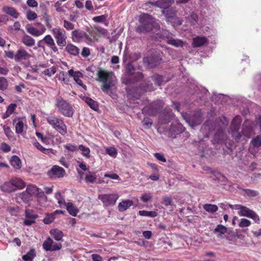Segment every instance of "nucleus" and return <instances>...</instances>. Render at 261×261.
I'll use <instances>...</instances> for the list:
<instances>
[{"mask_svg": "<svg viewBox=\"0 0 261 261\" xmlns=\"http://www.w3.org/2000/svg\"><path fill=\"white\" fill-rule=\"evenodd\" d=\"M139 21L141 23L136 28L135 31L137 33H146L153 32V29L160 30V24L155 22L154 19L148 14L141 15L139 18Z\"/></svg>", "mask_w": 261, "mask_h": 261, "instance_id": "f257e3e1", "label": "nucleus"}, {"mask_svg": "<svg viewBox=\"0 0 261 261\" xmlns=\"http://www.w3.org/2000/svg\"><path fill=\"white\" fill-rule=\"evenodd\" d=\"M97 75L98 80L102 83L101 90L105 93H108V90L114 85V81L116 79L113 72L109 71L98 68Z\"/></svg>", "mask_w": 261, "mask_h": 261, "instance_id": "f03ea898", "label": "nucleus"}, {"mask_svg": "<svg viewBox=\"0 0 261 261\" xmlns=\"http://www.w3.org/2000/svg\"><path fill=\"white\" fill-rule=\"evenodd\" d=\"M47 123L62 136L67 133V127L62 118L54 114L47 115L45 118Z\"/></svg>", "mask_w": 261, "mask_h": 261, "instance_id": "7ed1b4c3", "label": "nucleus"}, {"mask_svg": "<svg viewBox=\"0 0 261 261\" xmlns=\"http://www.w3.org/2000/svg\"><path fill=\"white\" fill-rule=\"evenodd\" d=\"M55 107L58 112L63 116L72 118L74 111L72 105L61 96H58L55 100Z\"/></svg>", "mask_w": 261, "mask_h": 261, "instance_id": "20e7f679", "label": "nucleus"}, {"mask_svg": "<svg viewBox=\"0 0 261 261\" xmlns=\"http://www.w3.org/2000/svg\"><path fill=\"white\" fill-rule=\"evenodd\" d=\"M163 106L164 105L162 101L156 100L146 106L142 109V113L149 116H154L159 113L163 108Z\"/></svg>", "mask_w": 261, "mask_h": 261, "instance_id": "39448f33", "label": "nucleus"}, {"mask_svg": "<svg viewBox=\"0 0 261 261\" xmlns=\"http://www.w3.org/2000/svg\"><path fill=\"white\" fill-rule=\"evenodd\" d=\"M57 45L61 47L66 45L67 36L65 31L60 28H54L51 31Z\"/></svg>", "mask_w": 261, "mask_h": 261, "instance_id": "423d86ee", "label": "nucleus"}, {"mask_svg": "<svg viewBox=\"0 0 261 261\" xmlns=\"http://www.w3.org/2000/svg\"><path fill=\"white\" fill-rule=\"evenodd\" d=\"M182 116L192 126L200 124L203 121V115L200 110L195 111L191 116L186 114L185 115L182 114Z\"/></svg>", "mask_w": 261, "mask_h": 261, "instance_id": "0eeeda50", "label": "nucleus"}, {"mask_svg": "<svg viewBox=\"0 0 261 261\" xmlns=\"http://www.w3.org/2000/svg\"><path fill=\"white\" fill-rule=\"evenodd\" d=\"M242 122V118L240 116H236L232 120L230 125L231 134L232 138L236 141L240 140L242 134L239 132Z\"/></svg>", "mask_w": 261, "mask_h": 261, "instance_id": "6e6552de", "label": "nucleus"}, {"mask_svg": "<svg viewBox=\"0 0 261 261\" xmlns=\"http://www.w3.org/2000/svg\"><path fill=\"white\" fill-rule=\"evenodd\" d=\"M162 59L156 51H152L149 56L145 57L143 59L144 64L147 66L149 68H153L158 65Z\"/></svg>", "mask_w": 261, "mask_h": 261, "instance_id": "1a4fd4ad", "label": "nucleus"}, {"mask_svg": "<svg viewBox=\"0 0 261 261\" xmlns=\"http://www.w3.org/2000/svg\"><path fill=\"white\" fill-rule=\"evenodd\" d=\"M42 247L45 251H56L62 248V245L54 242L50 237H48L43 243Z\"/></svg>", "mask_w": 261, "mask_h": 261, "instance_id": "9d476101", "label": "nucleus"}, {"mask_svg": "<svg viewBox=\"0 0 261 261\" xmlns=\"http://www.w3.org/2000/svg\"><path fill=\"white\" fill-rule=\"evenodd\" d=\"M65 174V169L58 165H54L47 173L48 177L53 179L62 178Z\"/></svg>", "mask_w": 261, "mask_h": 261, "instance_id": "9b49d317", "label": "nucleus"}, {"mask_svg": "<svg viewBox=\"0 0 261 261\" xmlns=\"http://www.w3.org/2000/svg\"><path fill=\"white\" fill-rule=\"evenodd\" d=\"M119 196L117 194H101L98 196L103 205L106 206L113 205L115 204Z\"/></svg>", "mask_w": 261, "mask_h": 261, "instance_id": "f8f14e48", "label": "nucleus"}, {"mask_svg": "<svg viewBox=\"0 0 261 261\" xmlns=\"http://www.w3.org/2000/svg\"><path fill=\"white\" fill-rule=\"evenodd\" d=\"M32 57V55L29 54L23 47L20 46L16 52L15 62H22L29 60Z\"/></svg>", "mask_w": 261, "mask_h": 261, "instance_id": "ddd939ff", "label": "nucleus"}, {"mask_svg": "<svg viewBox=\"0 0 261 261\" xmlns=\"http://www.w3.org/2000/svg\"><path fill=\"white\" fill-rule=\"evenodd\" d=\"M174 3V0H158L156 2H147L146 5L150 4L154 7H156L166 10Z\"/></svg>", "mask_w": 261, "mask_h": 261, "instance_id": "4468645a", "label": "nucleus"}, {"mask_svg": "<svg viewBox=\"0 0 261 261\" xmlns=\"http://www.w3.org/2000/svg\"><path fill=\"white\" fill-rule=\"evenodd\" d=\"M86 31V32H85V38L87 41L92 42L95 40H97L98 35L96 26L94 27H87Z\"/></svg>", "mask_w": 261, "mask_h": 261, "instance_id": "2eb2a0df", "label": "nucleus"}, {"mask_svg": "<svg viewBox=\"0 0 261 261\" xmlns=\"http://www.w3.org/2000/svg\"><path fill=\"white\" fill-rule=\"evenodd\" d=\"M43 41L44 45H46L53 52L55 53L58 52V48L50 35H46L43 38Z\"/></svg>", "mask_w": 261, "mask_h": 261, "instance_id": "dca6fc26", "label": "nucleus"}, {"mask_svg": "<svg viewBox=\"0 0 261 261\" xmlns=\"http://www.w3.org/2000/svg\"><path fill=\"white\" fill-rule=\"evenodd\" d=\"M185 130V127L180 123L178 122H172L169 128V132L171 136H175L176 135L181 134Z\"/></svg>", "mask_w": 261, "mask_h": 261, "instance_id": "f3484780", "label": "nucleus"}, {"mask_svg": "<svg viewBox=\"0 0 261 261\" xmlns=\"http://www.w3.org/2000/svg\"><path fill=\"white\" fill-rule=\"evenodd\" d=\"M68 75L70 77H73L74 80L77 84L81 86L84 88H86V85H84L82 81L80 79L83 77V74L79 71H74L73 69H70L68 71Z\"/></svg>", "mask_w": 261, "mask_h": 261, "instance_id": "a211bd4d", "label": "nucleus"}, {"mask_svg": "<svg viewBox=\"0 0 261 261\" xmlns=\"http://www.w3.org/2000/svg\"><path fill=\"white\" fill-rule=\"evenodd\" d=\"M151 82V79H149V77H147L140 84L139 88L143 92L154 91L155 88Z\"/></svg>", "mask_w": 261, "mask_h": 261, "instance_id": "6ab92c4d", "label": "nucleus"}, {"mask_svg": "<svg viewBox=\"0 0 261 261\" xmlns=\"http://www.w3.org/2000/svg\"><path fill=\"white\" fill-rule=\"evenodd\" d=\"M208 41V39L205 36H197L193 38L192 43L194 48L199 47L203 46Z\"/></svg>", "mask_w": 261, "mask_h": 261, "instance_id": "aec40b11", "label": "nucleus"}, {"mask_svg": "<svg viewBox=\"0 0 261 261\" xmlns=\"http://www.w3.org/2000/svg\"><path fill=\"white\" fill-rule=\"evenodd\" d=\"M27 30L29 33L33 35L34 36L38 37L45 33L46 28L43 24H41V28L40 30H38L37 28L34 27H30L28 28Z\"/></svg>", "mask_w": 261, "mask_h": 261, "instance_id": "412c9836", "label": "nucleus"}, {"mask_svg": "<svg viewBox=\"0 0 261 261\" xmlns=\"http://www.w3.org/2000/svg\"><path fill=\"white\" fill-rule=\"evenodd\" d=\"M71 35L72 40L74 42H80L85 37V33L79 29H75L72 31Z\"/></svg>", "mask_w": 261, "mask_h": 261, "instance_id": "4be33fe9", "label": "nucleus"}, {"mask_svg": "<svg viewBox=\"0 0 261 261\" xmlns=\"http://www.w3.org/2000/svg\"><path fill=\"white\" fill-rule=\"evenodd\" d=\"M226 139L225 132L222 130H218L214 135L213 143L217 144L222 143Z\"/></svg>", "mask_w": 261, "mask_h": 261, "instance_id": "5701e85b", "label": "nucleus"}, {"mask_svg": "<svg viewBox=\"0 0 261 261\" xmlns=\"http://www.w3.org/2000/svg\"><path fill=\"white\" fill-rule=\"evenodd\" d=\"M167 109H165L164 113L160 115L159 120L160 122L163 124L168 123L174 117V114L171 112H168L165 114V112Z\"/></svg>", "mask_w": 261, "mask_h": 261, "instance_id": "b1692460", "label": "nucleus"}, {"mask_svg": "<svg viewBox=\"0 0 261 261\" xmlns=\"http://www.w3.org/2000/svg\"><path fill=\"white\" fill-rule=\"evenodd\" d=\"M65 50L70 55L77 56L80 54V49L72 43L66 44Z\"/></svg>", "mask_w": 261, "mask_h": 261, "instance_id": "393cba45", "label": "nucleus"}, {"mask_svg": "<svg viewBox=\"0 0 261 261\" xmlns=\"http://www.w3.org/2000/svg\"><path fill=\"white\" fill-rule=\"evenodd\" d=\"M13 123L15 125V132L17 134H21L23 132L24 123L21 118H15L13 120Z\"/></svg>", "mask_w": 261, "mask_h": 261, "instance_id": "a878e982", "label": "nucleus"}, {"mask_svg": "<svg viewBox=\"0 0 261 261\" xmlns=\"http://www.w3.org/2000/svg\"><path fill=\"white\" fill-rule=\"evenodd\" d=\"M162 13L164 14L168 20H169L170 19H173L176 16L177 11L175 8L171 7L163 10Z\"/></svg>", "mask_w": 261, "mask_h": 261, "instance_id": "bb28decb", "label": "nucleus"}, {"mask_svg": "<svg viewBox=\"0 0 261 261\" xmlns=\"http://www.w3.org/2000/svg\"><path fill=\"white\" fill-rule=\"evenodd\" d=\"M134 202L131 200H123L118 204V208L120 212L126 211L130 206L133 205Z\"/></svg>", "mask_w": 261, "mask_h": 261, "instance_id": "cd10ccee", "label": "nucleus"}, {"mask_svg": "<svg viewBox=\"0 0 261 261\" xmlns=\"http://www.w3.org/2000/svg\"><path fill=\"white\" fill-rule=\"evenodd\" d=\"M87 184H94L97 179V175L95 172L88 171L85 174L84 178Z\"/></svg>", "mask_w": 261, "mask_h": 261, "instance_id": "c85d7f7f", "label": "nucleus"}, {"mask_svg": "<svg viewBox=\"0 0 261 261\" xmlns=\"http://www.w3.org/2000/svg\"><path fill=\"white\" fill-rule=\"evenodd\" d=\"M49 233L51 237L58 241L62 240L64 236L63 232L57 228L51 229Z\"/></svg>", "mask_w": 261, "mask_h": 261, "instance_id": "c756f323", "label": "nucleus"}, {"mask_svg": "<svg viewBox=\"0 0 261 261\" xmlns=\"http://www.w3.org/2000/svg\"><path fill=\"white\" fill-rule=\"evenodd\" d=\"M21 42L28 47H32L35 44V39L28 35H24L22 36Z\"/></svg>", "mask_w": 261, "mask_h": 261, "instance_id": "7c9ffc66", "label": "nucleus"}, {"mask_svg": "<svg viewBox=\"0 0 261 261\" xmlns=\"http://www.w3.org/2000/svg\"><path fill=\"white\" fill-rule=\"evenodd\" d=\"M64 205L66 206V210L68 213L73 216H76L79 211L77 208L73 206L71 202L66 203L65 200H63Z\"/></svg>", "mask_w": 261, "mask_h": 261, "instance_id": "2f4dec72", "label": "nucleus"}, {"mask_svg": "<svg viewBox=\"0 0 261 261\" xmlns=\"http://www.w3.org/2000/svg\"><path fill=\"white\" fill-rule=\"evenodd\" d=\"M17 107V105L15 103L10 104L7 108L6 112L3 114L2 118L5 119L9 117L11 114L14 113Z\"/></svg>", "mask_w": 261, "mask_h": 261, "instance_id": "473e14b6", "label": "nucleus"}, {"mask_svg": "<svg viewBox=\"0 0 261 261\" xmlns=\"http://www.w3.org/2000/svg\"><path fill=\"white\" fill-rule=\"evenodd\" d=\"M36 135L38 139L41 140L42 142L45 144H49V140L53 139L54 137V136L51 134H49L47 136H44L43 134L38 132H36Z\"/></svg>", "mask_w": 261, "mask_h": 261, "instance_id": "72a5a7b5", "label": "nucleus"}, {"mask_svg": "<svg viewBox=\"0 0 261 261\" xmlns=\"http://www.w3.org/2000/svg\"><path fill=\"white\" fill-rule=\"evenodd\" d=\"M149 79H151V81L154 82V85L158 87L160 86L164 81V77L157 73L149 76Z\"/></svg>", "mask_w": 261, "mask_h": 261, "instance_id": "f704fd0d", "label": "nucleus"}, {"mask_svg": "<svg viewBox=\"0 0 261 261\" xmlns=\"http://www.w3.org/2000/svg\"><path fill=\"white\" fill-rule=\"evenodd\" d=\"M11 180L13 187H15L18 189H22L25 186L24 182L19 178L15 177L12 178Z\"/></svg>", "mask_w": 261, "mask_h": 261, "instance_id": "c9c22d12", "label": "nucleus"}, {"mask_svg": "<svg viewBox=\"0 0 261 261\" xmlns=\"http://www.w3.org/2000/svg\"><path fill=\"white\" fill-rule=\"evenodd\" d=\"M253 212V211L249 209V208L246 206L240 205L239 214L240 216H245L249 218L250 217Z\"/></svg>", "mask_w": 261, "mask_h": 261, "instance_id": "e433bc0d", "label": "nucleus"}, {"mask_svg": "<svg viewBox=\"0 0 261 261\" xmlns=\"http://www.w3.org/2000/svg\"><path fill=\"white\" fill-rule=\"evenodd\" d=\"M11 165L16 169H20L21 167V162L19 157L16 155L12 156L10 160Z\"/></svg>", "mask_w": 261, "mask_h": 261, "instance_id": "4c0bfd02", "label": "nucleus"}, {"mask_svg": "<svg viewBox=\"0 0 261 261\" xmlns=\"http://www.w3.org/2000/svg\"><path fill=\"white\" fill-rule=\"evenodd\" d=\"M85 102L93 110L97 111L99 109L98 103L92 98L87 97L85 99Z\"/></svg>", "mask_w": 261, "mask_h": 261, "instance_id": "58836bf2", "label": "nucleus"}, {"mask_svg": "<svg viewBox=\"0 0 261 261\" xmlns=\"http://www.w3.org/2000/svg\"><path fill=\"white\" fill-rule=\"evenodd\" d=\"M166 43L176 47H182L184 45V42L182 41L179 39H175L172 36L170 39L167 40Z\"/></svg>", "mask_w": 261, "mask_h": 261, "instance_id": "ea45409f", "label": "nucleus"}, {"mask_svg": "<svg viewBox=\"0 0 261 261\" xmlns=\"http://www.w3.org/2000/svg\"><path fill=\"white\" fill-rule=\"evenodd\" d=\"M3 11L15 18H17L19 16V13L13 7H5L3 8Z\"/></svg>", "mask_w": 261, "mask_h": 261, "instance_id": "a19ab883", "label": "nucleus"}, {"mask_svg": "<svg viewBox=\"0 0 261 261\" xmlns=\"http://www.w3.org/2000/svg\"><path fill=\"white\" fill-rule=\"evenodd\" d=\"M1 189L2 191L7 193H11L14 191L11 180L9 182H6L3 184L1 187Z\"/></svg>", "mask_w": 261, "mask_h": 261, "instance_id": "79ce46f5", "label": "nucleus"}, {"mask_svg": "<svg viewBox=\"0 0 261 261\" xmlns=\"http://www.w3.org/2000/svg\"><path fill=\"white\" fill-rule=\"evenodd\" d=\"M108 18L107 15H101L95 16L92 18V20L94 22L96 23H104L106 26L108 25L109 23L106 22Z\"/></svg>", "mask_w": 261, "mask_h": 261, "instance_id": "37998d69", "label": "nucleus"}, {"mask_svg": "<svg viewBox=\"0 0 261 261\" xmlns=\"http://www.w3.org/2000/svg\"><path fill=\"white\" fill-rule=\"evenodd\" d=\"M156 35L160 39L169 40L172 37V34L167 30H163L158 32Z\"/></svg>", "mask_w": 261, "mask_h": 261, "instance_id": "c03bdc74", "label": "nucleus"}, {"mask_svg": "<svg viewBox=\"0 0 261 261\" xmlns=\"http://www.w3.org/2000/svg\"><path fill=\"white\" fill-rule=\"evenodd\" d=\"M33 145L39 150L45 154H48L51 152L52 149H47L42 146L36 140L33 143Z\"/></svg>", "mask_w": 261, "mask_h": 261, "instance_id": "a18cd8bd", "label": "nucleus"}, {"mask_svg": "<svg viewBox=\"0 0 261 261\" xmlns=\"http://www.w3.org/2000/svg\"><path fill=\"white\" fill-rule=\"evenodd\" d=\"M203 209L208 213H214L218 210V207L215 204L206 203L203 205Z\"/></svg>", "mask_w": 261, "mask_h": 261, "instance_id": "49530a36", "label": "nucleus"}, {"mask_svg": "<svg viewBox=\"0 0 261 261\" xmlns=\"http://www.w3.org/2000/svg\"><path fill=\"white\" fill-rule=\"evenodd\" d=\"M138 215L141 216L154 218L158 216V213L155 211H146L145 210L139 211Z\"/></svg>", "mask_w": 261, "mask_h": 261, "instance_id": "de8ad7c7", "label": "nucleus"}, {"mask_svg": "<svg viewBox=\"0 0 261 261\" xmlns=\"http://www.w3.org/2000/svg\"><path fill=\"white\" fill-rule=\"evenodd\" d=\"M35 256V250L34 249H32L26 254L22 256V259L25 261H32Z\"/></svg>", "mask_w": 261, "mask_h": 261, "instance_id": "09e8293b", "label": "nucleus"}, {"mask_svg": "<svg viewBox=\"0 0 261 261\" xmlns=\"http://www.w3.org/2000/svg\"><path fill=\"white\" fill-rule=\"evenodd\" d=\"M252 128L250 125H243L242 134L247 138H250L252 133Z\"/></svg>", "mask_w": 261, "mask_h": 261, "instance_id": "8fccbe9b", "label": "nucleus"}, {"mask_svg": "<svg viewBox=\"0 0 261 261\" xmlns=\"http://www.w3.org/2000/svg\"><path fill=\"white\" fill-rule=\"evenodd\" d=\"M227 228L221 224L218 225L214 230V232L215 233H217L219 236H221L222 234H225Z\"/></svg>", "mask_w": 261, "mask_h": 261, "instance_id": "3c124183", "label": "nucleus"}, {"mask_svg": "<svg viewBox=\"0 0 261 261\" xmlns=\"http://www.w3.org/2000/svg\"><path fill=\"white\" fill-rule=\"evenodd\" d=\"M31 196L29 195V193L26 191L22 192L17 194V199H20L22 201L27 202L29 201Z\"/></svg>", "mask_w": 261, "mask_h": 261, "instance_id": "603ef678", "label": "nucleus"}, {"mask_svg": "<svg viewBox=\"0 0 261 261\" xmlns=\"http://www.w3.org/2000/svg\"><path fill=\"white\" fill-rule=\"evenodd\" d=\"M253 147L258 148L261 146V136L258 135L253 138L250 143Z\"/></svg>", "mask_w": 261, "mask_h": 261, "instance_id": "864d4df0", "label": "nucleus"}, {"mask_svg": "<svg viewBox=\"0 0 261 261\" xmlns=\"http://www.w3.org/2000/svg\"><path fill=\"white\" fill-rule=\"evenodd\" d=\"M79 148L80 149L82 152V154L86 157L87 159L90 158V150L89 147H86L83 145H80L79 146Z\"/></svg>", "mask_w": 261, "mask_h": 261, "instance_id": "5fc2aeb1", "label": "nucleus"}, {"mask_svg": "<svg viewBox=\"0 0 261 261\" xmlns=\"http://www.w3.org/2000/svg\"><path fill=\"white\" fill-rule=\"evenodd\" d=\"M25 216L27 218L36 219L38 215L34 213L33 210L27 208L25 210Z\"/></svg>", "mask_w": 261, "mask_h": 261, "instance_id": "6e6d98bb", "label": "nucleus"}, {"mask_svg": "<svg viewBox=\"0 0 261 261\" xmlns=\"http://www.w3.org/2000/svg\"><path fill=\"white\" fill-rule=\"evenodd\" d=\"M55 219L54 214H47L43 219V222L45 224H49L54 221Z\"/></svg>", "mask_w": 261, "mask_h": 261, "instance_id": "4d7b16f0", "label": "nucleus"}, {"mask_svg": "<svg viewBox=\"0 0 261 261\" xmlns=\"http://www.w3.org/2000/svg\"><path fill=\"white\" fill-rule=\"evenodd\" d=\"M25 191L28 193L29 195L31 197L32 195L37 193L38 188L34 186L30 185L27 187Z\"/></svg>", "mask_w": 261, "mask_h": 261, "instance_id": "13d9d810", "label": "nucleus"}, {"mask_svg": "<svg viewBox=\"0 0 261 261\" xmlns=\"http://www.w3.org/2000/svg\"><path fill=\"white\" fill-rule=\"evenodd\" d=\"M243 191L245 192V193L249 197H254L258 195L259 193L256 191L251 190V189H243Z\"/></svg>", "mask_w": 261, "mask_h": 261, "instance_id": "bf43d9fd", "label": "nucleus"}, {"mask_svg": "<svg viewBox=\"0 0 261 261\" xmlns=\"http://www.w3.org/2000/svg\"><path fill=\"white\" fill-rule=\"evenodd\" d=\"M2 126H3L4 133L6 136L9 138H11L13 137V133L12 132L10 127L8 126H7L6 125H3L2 124H1Z\"/></svg>", "mask_w": 261, "mask_h": 261, "instance_id": "052dcab7", "label": "nucleus"}, {"mask_svg": "<svg viewBox=\"0 0 261 261\" xmlns=\"http://www.w3.org/2000/svg\"><path fill=\"white\" fill-rule=\"evenodd\" d=\"M63 25L64 28L67 31L74 30V24L67 20H63Z\"/></svg>", "mask_w": 261, "mask_h": 261, "instance_id": "680f3d73", "label": "nucleus"}, {"mask_svg": "<svg viewBox=\"0 0 261 261\" xmlns=\"http://www.w3.org/2000/svg\"><path fill=\"white\" fill-rule=\"evenodd\" d=\"M68 73L62 71L59 74V80L64 82L65 84H68L69 79L68 77Z\"/></svg>", "mask_w": 261, "mask_h": 261, "instance_id": "e2e57ef3", "label": "nucleus"}, {"mask_svg": "<svg viewBox=\"0 0 261 261\" xmlns=\"http://www.w3.org/2000/svg\"><path fill=\"white\" fill-rule=\"evenodd\" d=\"M8 86V82L6 79L4 77H0V90H5Z\"/></svg>", "mask_w": 261, "mask_h": 261, "instance_id": "0e129e2a", "label": "nucleus"}, {"mask_svg": "<svg viewBox=\"0 0 261 261\" xmlns=\"http://www.w3.org/2000/svg\"><path fill=\"white\" fill-rule=\"evenodd\" d=\"M163 203L165 206H168L169 205L175 206V205L172 204V199L170 196H164L163 198Z\"/></svg>", "mask_w": 261, "mask_h": 261, "instance_id": "69168bd1", "label": "nucleus"}, {"mask_svg": "<svg viewBox=\"0 0 261 261\" xmlns=\"http://www.w3.org/2000/svg\"><path fill=\"white\" fill-rule=\"evenodd\" d=\"M106 152L111 156L115 158L117 154V151L116 148L110 147L106 149Z\"/></svg>", "mask_w": 261, "mask_h": 261, "instance_id": "338daca9", "label": "nucleus"}, {"mask_svg": "<svg viewBox=\"0 0 261 261\" xmlns=\"http://www.w3.org/2000/svg\"><path fill=\"white\" fill-rule=\"evenodd\" d=\"M56 72V68L55 67H51V68L45 69L43 73L48 76L50 77L54 74Z\"/></svg>", "mask_w": 261, "mask_h": 261, "instance_id": "774afa93", "label": "nucleus"}]
</instances>
